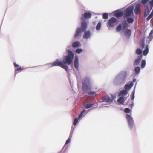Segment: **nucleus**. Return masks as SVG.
<instances>
[{
	"label": "nucleus",
	"mask_w": 153,
	"mask_h": 153,
	"mask_svg": "<svg viewBox=\"0 0 153 153\" xmlns=\"http://www.w3.org/2000/svg\"><path fill=\"white\" fill-rule=\"evenodd\" d=\"M146 65V61L145 60H142L141 63V67L143 68Z\"/></svg>",
	"instance_id": "obj_28"
},
{
	"label": "nucleus",
	"mask_w": 153,
	"mask_h": 153,
	"mask_svg": "<svg viewBox=\"0 0 153 153\" xmlns=\"http://www.w3.org/2000/svg\"><path fill=\"white\" fill-rule=\"evenodd\" d=\"M87 23L85 21H83L82 22L81 27L80 28L81 31L82 32L85 31L87 27Z\"/></svg>",
	"instance_id": "obj_12"
},
{
	"label": "nucleus",
	"mask_w": 153,
	"mask_h": 153,
	"mask_svg": "<svg viewBox=\"0 0 153 153\" xmlns=\"http://www.w3.org/2000/svg\"><path fill=\"white\" fill-rule=\"evenodd\" d=\"M153 16V9L152 10L150 14L148 16L146 19L147 21H149L150 19Z\"/></svg>",
	"instance_id": "obj_27"
},
{
	"label": "nucleus",
	"mask_w": 153,
	"mask_h": 153,
	"mask_svg": "<svg viewBox=\"0 0 153 153\" xmlns=\"http://www.w3.org/2000/svg\"><path fill=\"white\" fill-rule=\"evenodd\" d=\"M136 81V79L135 78H134L133 80V82H132L133 83L134 82H135Z\"/></svg>",
	"instance_id": "obj_46"
},
{
	"label": "nucleus",
	"mask_w": 153,
	"mask_h": 153,
	"mask_svg": "<svg viewBox=\"0 0 153 153\" xmlns=\"http://www.w3.org/2000/svg\"><path fill=\"white\" fill-rule=\"evenodd\" d=\"M80 45V43L78 41L74 42L72 44V46L73 47H78Z\"/></svg>",
	"instance_id": "obj_22"
},
{
	"label": "nucleus",
	"mask_w": 153,
	"mask_h": 153,
	"mask_svg": "<svg viewBox=\"0 0 153 153\" xmlns=\"http://www.w3.org/2000/svg\"><path fill=\"white\" fill-rule=\"evenodd\" d=\"M23 70V69L21 67H19L15 69V73H16L17 71H21Z\"/></svg>",
	"instance_id": "obj_33"
},
{
	"label": "nucleus",
	"mask_w": 153,
	"mask_h": 153,
	"mask_svg": "<svg viewBox=\"0 0 153 153\" xmlns=\"http://www.w3.org/2000/svg\"><path fill=\"white\" fill-rule=\"evenodd\" d=\"M150 11L148 8L146 9L144 13V16L146 17L149 13Z\"/></svg>",
	"instance_id": "obj_26"
},
{
	"label": "nucleus",
	"mask_w": 153,
	"mask_h": 153,
	"mask_svg": "<svg viewBox=\"0 0 153 153\" xmlns=\"http://www.w3.org/2000/svg\"><path fill=\"white\" fill-rule=\"evenodd\" d=\"M133 17L132 18H128L127 19V22L128 23H132L134 21Z\"/></svg>",
	"instance_id": "obj_25"
},
{
	"label": "nucleus",
	"mask_w": 153,
	"mask_h": 153,
	"mask_svg": "<svg viewBox=\"0 0 153 153\" xmlns=\"http://www.w3.org/2000/svg\"><path fill=\"white\" fill-rule=\"evenodd\" d=\"M133 105V104H132V106Z\"/></svg>",
	"instance_id": "obj_47"
},
{
	"label": "nucleus",
	"mask_w": 153,
	"mask_h": 153,
	"mask_svg": "<svg viewBox=\"0 0 153 153\" xmlns=\"http://www.w3.org/2000/svg\"><path fill=\"white\" fill-rule=\"evenodd\" d=\"M82 32L81 31L80 28H78L76 30V33H75L74 36V38L79 37V36H81V33Z\"/></svg>",
	"instance_id": "obj_13"
},
{
	"label": "nucleus",
	"mask_w": 153,
	"mask_h": 153,
	"mask_svg": "<svg viewBox=\"0 0 153 153\" xmlns=\"http://www.w3.org/2000/svg\"><path fill=\"white\" fill-rule=\"evenodd\" d=\"M101 23L99 22L96 26V29L97 30H99L101 28Z\"/></svg>",
	"instance_id": "obj_29"
},
{
	"label": "nucleus",
	"mask_w": 153,
	"mask_h": 153,
	"mask_svg": "<svg viewBox=\"0 0 153 153\" xmlns=\"http://www.w3.org/2000/svg\"><path fill=\"white\" fill-rule=\"evenodd\" d=\"M126 118L127 119L129 126L131 128H132L134 125V121L132 117L128 114H127Z\"/></svg>",
	"instance_id": "obj_8"
},
{
	"label": "nucleus",
	"mask_w": 153,
	"mask_h": 153,
	"mask_svg": "<svg viewBox=\"0 0 153 153\" xmlns=\"http://www.w3.org/2000/svg\"><path fill=\"white\" fill-rule=\"evenodd\" d=\"M117 22V19L114 17L111 18L109 20L108 25L110 27H113L114 24Z\"/></svg>",
	"instance_id": "obj_10"
},
{
	"label": "nucleus",
	"mask_w": 153,
	"mask_h": 153,
	"mask_svg": "<svg viewBox=\"0 0 153 153\" xmlns=\"http://www.w3.org/2000/svg\"><path fill=\"white\" fill-rule=\"evenodd\" d=\"M123 15V13L121 11H117L116 12L114 16L117 18L121 17Z\"/></svg>",
	"instance_id": "obj_18"
},
{
	"label": "nucleus",
	"mask_w": 153,
	"mask_h": 153,
	"mask_svg": "<svg viewBox=\"0 0 153 153\" xmlns=\"http://www.w3.org/2000/svg\"><path fill=\"white\" fill-rule=\"evenodd\" d=\"M78 121V119L77 118H76L74 119V122H73V125L74 126L76 125Z\"/></svg>",
	"instance_id": "obj_37"
},
{
	"label": "nucleus",
	"mask_w": 153,
	"mask_h": 153,
	"mask_svg": "<svg viewBox=\"0 0 153 153\" xmlns=\"http://www.w3.org/2000/svg\"><path fill=\"white\" fill-rule=\"evenodd\" d=\"M152 25L153 26V23H152Z\"/></svg>",
	"instance_id": "obj_48"
},
{
	"label": "nucleus",
	"mask_w": 153,
	"mask_h": 153,
	"mask_svg": "<svg viewBox=\"0 0 153 153\" xmlns=\"http://www.w3.org/2000/svg\"><path fill=\"white\" fill-rule=\"evenodd\" d=\"M13 64L15 68H16L19 66V65L16 64L15 63H14Z\"/></svg>",
	"instance_id": "obj_45"
},
{
	"label": "nucleus",
	"mask_w": 153,
	"mask_h": 153,
	"mask_svg": "<svg viewBox=\"0 0 153 153\" xmlns=\"http://www.w3.org/2000/svg\"><path fill=\"white\" fill-rule=\"evenodd\" d=\"M91 36L90 32L89 31H86L83 36V38L85 39H88Z\"/></svg>",
	"instance_id": "obj_16"
},
{
	"label": "nucleus",
	"mask_w": 153,
	"mask_h": 153,
	"mask_svg": "<svg viewBox=\"0 0 153 153\" xmlns=\"http://www.w3.org/2000/svg\"><path fill=\"white\" fill-rule=\"evenodd\" d=\"M141 7V4H137L135 7L134 12L135 14L136 15H138L141 13V9L140 8Z\"/></svg>",
	"instance_id": "obj_11"
},
{
	"label": "nucleus",
	"mask_w": 153,
	"mask_h": 153,
	"mask_svg": "<svg viewBox=\"0 0 153 153\" xmlns=\"http://www.w3.org/2000/svg\"><path fill=\"white\" fill-rule=\"evenodd\" d=\"M149 0H141V3L143 4H145L148 2Z\"/></svg>",
	"instance_id": "obj_38"
},
{
	"label": "nucleus",
	"mask_w": 153,
	"mask_h": 153,
	"mask_svg": "<svg viewBox=\"0 0 153 153\" xmlns=\"http://www.w3.org/2000/svg\"><path fill=\"white\" fill-rule=\"evenodd\" d=\"M131 31L130 29H127L124 32V35L127 37H129L131 35Z\"/></svg>",
	"instance_id": "obj_17"
},
{
	"label": "nucleus",
	"mask_w": 153,
	"mask_h": 153,
	"mask_svg": "<svg viewBox=\"0 0 153 153\" xmlns=\"http://www.w3.org/2000/svg\"><path fill=\"white\" fill-rule=\"evenodd\" d=\"M133 7L132 6H129L124 10V18L130 16L132 15L134 16Z\"/></svg>",
	"instance_id": "obj_6"
},
{
	"label": "nucleus",
	"mask_w": 153,
	"mask_h": 153,
	"mask_svg": "<svg viewBox=\"0 0 153 153\" xmlns=\"http://www.w3.org/2000/svg\"><path fill=\"white\" fill-rule=\"evenodd\" d=\"M68 54L64 57L63 62L64 64H67L68 65H69L72 63V60L74 57V55L70 50H68Z\"/></svg>",
	"instance_id": "obj_2"
},
{
	"label": "nucleus",
	"mask_w": 153,
	"mask_h": 153,
	"mask_svg": "<svg viewBox=\"0 0 153 153\" xmlns=\"http://www.w3.org/2000/svg\"><path fill=\"white\" fill-rule=\"evenodd\" d=\"M132 82H131L129 84H126L125 86V88L126 90L130 89L133 86Z\"/></svg>",
	"instance_id": "obj_19"
},
{
	"label": "nucleus",
	"mask_w": 153,
	"mask_h": 153,
	"mask_svg": "<svg viewBox=\"0 0 153 153\" xmlns=\"http://www.w3.org/2000/svg\"><path fill=\"white\" fill-rule=\"evenodd\" d=\"M136 53L139 55H142V50L139 48L137 49L136 51Z\"/></svg>",
	"instance_id": "obj_23"
},
{
	"label": "nucleus",
	"mask_w": 153,
	"mask_h": 153,
	"mask_svg": "<svg viewBox=\"0 0 153 153\" xmlns=\"http://www.w3.org/2000/svg\"><path fill=\"white\" fill-rule=\"evenodd\" d=\"M134 70L136 73L138 74L140 72V68L139 67H136Z\"/></svg>",
	"instance_id": "obj_32"
},
{
	"label": "nucleus",
	"mask_w": 153,
	"mask_h": 153,
	"mask_svg": "<svg viewBox=\"0 0 153 153\" xmlns=\"http://www.w3.org/2000/svg\"><path fill=\"white\" fill-rule=\"evenodd\" d=\"M82 51V50L81 49H77L76 50V52L77 53H80Z\"/></svg>",
	"instance_id": "obj_40"
},
{
	"label": "nucleus",
	"mask_w": 153,
	"mask_h": 153,
	"mask_svg": "<svg viewBox=\"0 0 153 153\" xmlns=\"http://www.w3.org/2000/svg\"><path fill=\"white\" fill-rule=\"evenodd\" d=\"M86 111V110L85 109H84L83 111H82V112L80 113V114L78 116V119H80L81 117H82L83 115V114L85 113Z\"/></svg>",
	"instance_id": "obj_31"
},
{
	"label": "nucleus",
	"mask_w": 153,
	"mask_h": 153,
	"mask_svg": "<svg viewBox=\"0 0 153 153\" xmlns=\"http://www.w3.org/2000/svg\"><path fill=\"white\" fill-rule=\"evenodd\" d=\"M92 14L90 12H85L82 15L81 19L82 20H84L85 19L90 18Z\"/></svg>",
	"instance_id": "obj_9"
},
{
	"label": "nucleus",
	"mask_w": 153,
	"mask_h": 153,
	"mask_svg": "<svg viewBox=\"0 0 153 153\" xmlns=\"http://www.w3.org/2000/svg\"><path fill=\"white\" fill-rule=\"evenodd\" d=\"M134 98V92L133 91L132 92V94L131 96V100L133 101Z\"/></svg>",
	"instance_id": "obj_42"
},
{
	"label": "nucleus",
	"mask_w": 153,
	"mask_h": 153,
	"mask_svg": "<svg viewBox=\"0 0 153 153\" xmlns=\"http://www.w3.org/2000/svg\"><path fill=\"white\" fill-rule=\"evenodd\" d=\"M122 28V25L120 24H119L118 26L116 27V32H119L121 30Z\"/></svg>",
	"instance_id": "obj_24"
},
{
	"label": "nucleus",
	"mask_w": 153,
	"mask_h": 153,
	"mask_svg": "<svg viewBox=\"0 0 153 153\" xmlns=\"http://www.w3.org/2000/svg\"><path fill=\"white\" fill-rule=\"evenodd\" d=\"M128 94L127 91L126 90H123L119 93L118 96H121L118 100V102L120 104H123L124 102V97L127 95Z\"/></svg>",
	"instance_id": "obj_5"
},
{
	"label": "nucleus",
	"mask_w": 153,
	"mask_h": 153,
	"mask_svg": "<svg viewBox=\"0 0 153 153\" xmlns=\"http://www.w3.org/2000/svg\"><path fill=\"white\" fill-rule=\"evenodd\" d=\"M127 76V73L125 71H121L117 76L115 81L117 85L121 84L124 82Z\"/></svg>",
	"instance_id": "obj_1"
},
{
	"label": "nucleus",
	"mask_w": 153,
	"mask_h": 153,
	"mask_svg": "<svg viewBox=\"0 0 153 153\" xmlns=\"http://www.w3.org/2000/svg\"><path fill=\"white\" fill-rule=\"evenodd\" d=\"M93 105V104H88L86 105L85 106V108L86 109L92 107Z\"/></svg>",
	"instance_id": "obj_35"
},
{
	"label": "nucleus",
	"mask_w": 153,
	"mask_h": 153,
	"mask_svg": "<svg viewBox=\"0 0 153 153\" xmlns=\"http://www.w3.org/2000/svg\"><path fill=\"white\" fill-rule=\"evenodd\" d=\"M102 16L104 19H105L108 18V15L106 13H104L103 14Z\"/></svg>",
	"instance_id": "obj_36"
},
{
	"label": "nucleus",
	"mask_w": 153,
	"mask_h": 153,
	"mask_svg": "<svg viewBox=\"0 0 153 153\" xmlns=\"http://www.w3.org/2000/svg\"><path fill=\"white\" fill-rule=\"evenodd\" d=\"M153 30H152L149 35L148 38L150 40H151L153 38Z\"/></svg>",
	"instance_id": "obj_21"
},
{
	"label": "nucleus",
	"mask_w": 153,
	"mask_h": 153,
	"mask_svg": "<svg viewBox=\"0 0 153 153\" xmlns=\"http://www.w3.org/2000/svg\"><path fill=\"white\" fill-rule=\"evenodd\" d=\"M89 95L91 97H94L95 95V93L94 92H90Z\"/></svg>",
	"instance_id": "obj_34"
},
{
	"label": "nucleus",
	"mask_w": 153,
	"mask_h": 153,
	"mask_svg": "<svg viewBox=\"0 0 153 153\" xmlns=\"http://www.w3.org/2000/svg\"><path fill=\"white\" fill-rule=\"evenodd\" d=\"M52 66H58L62 67L66 71L68 70V66L65 64H64L63 61L59 60L58 59L56 60L53 63H52Z\"/></svg>",
	"instance_id": "obj_4"
},
{
	"label": "nucleus",
	"mask_w": 153,
	"mask_h": 153,
	"mask_svg": "<svg viewBox=\"0 0 153 153\" xmlns=\"http://www.w3.org/2000/svg\"><path fill=\"white\" fill-rule=\"evenodd\" d=\"M123 27L125 29L128 27V24L126 22V21L123 22Z\"/></svg>",
	"instance_id": "obj_30"
},
{
	"label": "nucleus",
	"mask_w": 153,
	"mask_h": 153,
	"mask_svg": "<svg viewBox=\"0 0 153 153\" xmlns=\"http://www.w3.org/2000/svg\"><path fill=\"white\" fill-rule=\"evenodd\" d=\"M149 4L150 5V7L151 9H152L153 7V0H152L149 2Z\"/></svg>",
	"instance_id": "obj_39"
},
{
	"label": "nucleus",
	"mask_w": 153,
	"mask_h": 153,
	"mask_svg": "<svg viewBox=\"0 0 153 153\" xmlns=\"http://www.w3.org/2000/svg\"><path fill=\"white\" fill-rule=\"evenodd\" d=\"M115 97V96L112 95H106L103 97L102 101L109 103L112 102Z\"/></svg>",
	"instance_id": "obj_7"
},
{
	"label": "nucleus",
	"mask_w": 153,
	"mask_h": 153,
	"mask_svg": "<svg viewBox=\"0 0 153 153\" xmlns=\"http://www.w3.org/2000/svg\"><path fill=\"white\" fill-rule=\"evenodd\" d=\"M71 140L70 138H68L67 140L66 141V142L65 143V144H67L68 143H69L70 142Z\"/></svg>",
	"instance_id": "obj_43"
},
{
	"label": "nucleus",
	"mask_w": 153,
	"mask_h": 153,
	"mask_svg": "<svg viewBox=\"0 0 153 153\" xmlns=\"http://www.w3.org/2000/svg\"><path fill=\"white\" fill-rule=\"evenodd\" d=\"M74 66L75 69L76 70L78 69L79 63H78V58L76 56L74 62Z\"/></svg>",
	"instance_id": "obj_15"
},
{
	"label": "nucleus",
	"mask_w": 153,
	"mask_h": 153,
	"mask_svg": "<svg viewBox=\"0 0 153 153\" xmlns=\"http://www.w3.org/2000/svg\"><path fill=\"white\" fill-rule=\"evenodd\" d=\"M124 112L126 113H129L130 112V109L128 108H126L124 109Z\"/></svg>",
	"instance_id": "obj_41"
},
{
	"label": "nucleus",
	"mask_w": 153,
	"mask_h": 153,
	"mask_svg": "<svg viewBox=\"0 0 153 153\" xmlns=\"http://www.w3.org/2000/svg\"><path fill=\"white\" fill-rule=\"evenodd\" d=\"M145 46V44L144 43V41H143L141 43V46L142 47V48H143Z\"/></svg>",
	"instance_id": "obj_44"
},
{
	"label": "nucleus",
	"mask_w": 153,
	"mask_h": 153,
	"mask_svg": "<svg viewBox=\"0 0 153 153\" xmlns=\"http://www.w3.org/2000/svg\"><path fill=\"white\" fill-rule=\"evenodd\" d=\"M149 49L148 46L147 45L146 46V49L144 50L143 54L144 56L146 55L148 53Z\"/></svg>",
	"instance_id": "obj_20"
},
{
	"label": "nucleus",
	"mask_w": 153,
	"mask_h": 153,
	"mask_svg": "<svg viewBox=\"0 0 153 153\" xmlns=\"http://www.w3.org/2000/svg\"><path fill=\"white\" fill-rule=\"evenodd\" d=\"M142 55L138 56L137 58L135 60L134 63V65H139L142 59Z\"/></svg>",
	"instance_id": "obj_14"
},
{
	"label": "nucleus",
	"mask_w": 153,
	"mask_h": 153,
	"mask_svg": "<svg viewBox=\"0 0 153 153\" xmlns=\"http://www.w3.org/2000/svg\"><path fill=\"white\" fill-rule=\"evenodd\" d=\"M82 88L84 90L90 91L91 87L89 78L85 77L84 79V81L82 84Z\"/></svg>",
	"instance_id": "obj_3"
}]
</instances>
